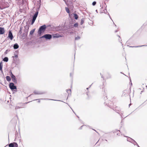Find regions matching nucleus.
Returning a JSON list of instances; mask_svg holds the SVG:
<instances>
[{
  "instance_id": "obj_38",
  "label": "nucleus",
  "mask_w": 147,
  "mask_h": 147,
  "mask_svg": "<svg viewBox=\"0 0 147 147\" xmlns=\"http://www.w3.org/2000/svg\"><path fill=\"white\" fill-rule=\"evenodd\" d=\"M108 106H110V105H109V103H108Z\"/></svg>"
},
{
  "instance_id": "obj_27",
  "label": "nucleus",
  "mask_w": 147,
  "mask_h": 147,
  "mask_svg": "<svg viewBox=\"0 0 147 147\" xmlns=\"http://www.w3.org/2000/svg\"><path fill=\"white\" fill-rule=\"evenodd\" d=\"M22 108V107H19V106H16V107H15V109L16 110H17L18 109H19V108Z\"/></svg>"
},
{
  "instance_id": "obj_48",
  "label": "nucleus",
  "mask_w": 147,
  "mask_h": 147,
  "mask_svg": "<svg viewBox=\"0 0 147 147\" xmlns=\"http://www.w3.org/2000/svg\"><path fill=\"white\" fill-rule=\"evenodd\" d=\"M105 11L104 10V13H105Z\"/></svg>"
},
{
  "instance_id": "obj_35",
  "label": "nucleus",
  "mask_w": 147,
  "mask_h": 147,
  "mask_svg": "<svg viewBox=\"0 0 147 147\" xmlns=\"http://www.w3.org/2000/svg\"><path fill=\"white\" fill-rule=\"evenodd\" d=\"M111 77V76H109V77H108L107 78H110Z\"/></svg>"
},
{
  "instance_id": "obj_7",
  "label": "nucleus",
  "mask_w": 147,
  "mask_h": 147,
  "mask_svg": "<svg viewBox=\"0 0 147 147\" xmlns=\"http://www.w3.org/2000/svg\"><path fill=\"white\" fill-rule=\"evenodd\" d=\"M11 77L12 78V81L15 83H17V80L15 76L12 74L11 71Z\"/></svg>"
},
{
  "instance_id": "obj_40",
  "label": "nucleus",
  "mask_w": 147,
  "mask_h": 147,
  "mask_svg": "<svg viewBox=\"0 0 147 147\" xmlns=\"http://www.w3.org/2000/svg\"><path fill=\"white\" fill-rule=\"evenodd\" d=\"M72 110L73 111V112L75 113L74 112V111H73L72 109Z\"/></svg>"
},
{
  "instance_id": "obj_6",
  "label": "nucleus",
  "mask_w": 147,
  "mask_h": 147,
  "mask_svg": "<svg viewBox=\"0 0 147 147\" xmlns=\"http://www.w3.org/2000/svg\"><path fill=\"white\" fill-rule=\"evenodd\" d=\"M119 108L117 107L114 109V110H115L117 113L120 114V115H121L123 114V112L121 110H119Z\"/></svg>"
},
{
  "instance_id": "obj_34",
  "label": "nucleus",
  "mask_w": 147,
  "mask_h": 147,
  "mask_svg": "<svg viewBox=\"0 0 147 147\" xmlns=\"http://www.w3.org/2000/svg\"><path fill=\"white\" fill-rule=\"evenodd\" d=\"M118 31L117 30H115V33H116V32H118Z\"/></svg>"
},
{
  "instance_id": "obj_22",
  "label": "nucleus",
  "mask_w": 147,
  "mask_h": 147,
  "mask_svg": "<svg viewBox=\"0 0 147 147\" xmlns=\"http://www.w3.org/2000/svg\"><path fill=\"white\" fill-rule=\"evenodd\" d=\"M74 18L75 19L77 20L78 19V17L77 15L76 14V13L74 14Z\"/></svg>"
},
{
  "instance_id": "obj_43",
  "label": "nucleus",
  "mask_w": 147,
  "mask_h": 147,
  "mask_svg": "<svg viewBox=\"0 0 147 147\" xmlns=\"http://www.w3.org/2000/svg\"><path fill=\"white\" fill-rule=\"evenodd\" d=\"M96 12H97V10H96Z\"/></svg>"
},
{
  "instance_id": "obj_26",
  "label": "nucleus",
  "mask_w": 147,
  "mask_h": 147,
  "mask_svg": "<svg viewBox=\"0 0 147 147\" xmlns=\"http://www.w3.org/2000/svg\"><path fill=\"white\" fill-rule=\"evenodd\" d=\"M80 38V37L79 36H78L77 37H75V40H79Z\"/></svg>"
},
{
  "instance_id": "obj_20",
  "label": "nucleus",
  "mask_w": 147,
  "mask_h": 147,
  "mask_svg": "<svg viewBox=\"0 0 147 147\" xmlns=\"http://www.w3.org/2000/svg\"><path fill=\"white\" fill-rule=\"evenodd\" d=\"M66 91L68 93V96H69V94H71V89H69V90H66Z\"/></svg>"
},
{
  "instance_id": "obj_39",
  "label": "nucleus",
  "mask_w": 147,
  "mask_h": 147,
  "mask_svg": "<svg viewBox=\"0 0 147 147\" xmlns=\"http://www.w3.org/2000/svg\"><path fill=\"white\" fill-rule=\"evenodd\" d=\"M131 105V104H130L129 105V107L130 106V105Z\"/></svg>"
},
{
  "instance_id": "obj_16",
  "label": "nucleus",
  "mask_w": 147,
  "mask_h": 147,
  "mask_svg": "<svg viewBox=\"0 0 147 147\" xmlns=\"http://www.w3.org/2000/svg\"><path fill=\"white\" fill-rule=\"evenodd\" d=\"M128 95L129 93V92L128 90H125L123 91V94H124V95H125V93H127Z\"/></svg>"
},
{
  "instance_id": "obj_37",
  "label": "nucleus",
  "mask_w": 147,
  "mask_h": 147,
  "mask_svg": "<svg viewBox=\"0 0 147 147\" xmlns=\"http://www.w3.org/2000/svg\"><path fill=\"white\" fill-rule=\"evenodd\" d=\"M65 3H66V1L65 0H63Z\"/></svg>"
},
{
  "instance_id": "obj_1",
  "label": "nucleus",
  "mask_w": 147,
  "mask_h": 147,
  "mask_svg": "<svg viewBox=\"0 0 147 147\" xmlns=\"http://www.w3.org/2000/svg\"><path fill=\"white\" fill-rule=\"evenodd\" d=\"M47 26L46 25H43L40 27L39 28L38 33L39 36H41L42 33L44 32L46 30Z\"/></svg>"
},
{
  "instance_id": "obj_30",
  "label": "nucleus",
  "mask_w": 147,
  "mask_h": 147,
  "mask_svg": "<svg viewBox=\"0 0 147 147\" xmlns=\"http://www.w3.org/2000/svg\"><path fill=\"white\" fill-rule=\"evenodd\" d=\"M84 21L83 20H81V21L80 22V24L81 25H82L83 24V23Z\"/></svg>"
},
{
  "instance_id": "obj_18",
  "label": "nucleus",
  "mask_w": 147,
  "mask_h": 147,
  "mask_svg": "<svg viewBox=\"0 0 147 147\" xmlns=\"http://www.w3.org/2000/svg\"><path fill=\"white\" fill-rule=\"evenodd\" d=\"M59 35L57 34H55L53 35V37L54 38H56L59 37Z\"/></svg>"
},
{
  "instance_id": "obj_14",
  "label": "nucleus",
  "mask_w": 147,
  "mask_h": 147,
  "mask_svg": "<svg viewBox=\"0 0 147 147\" xmlns=\"http://www.w3.org/2000/svg\"><path fill=\"white\" fill-rule=\"evenodd\" d=\"M3 66V63L2 62H1L0 63V70L2 72H3V69H2Z\"/></svg>"
},
{
  "instance_id": "obj_36",
  "label": "nucleus",
  "mask_w": 147,
  "mask_h": 147,
  "mask_svg": "<svg viewBox=\"0 0 147 147\" xmlns=\"http://www.w3.org/2000/svg\"><path fill=\"white\" fill-rule=\"evenodd\" d=\"M101 76V78H103V76L102 75V76Z\"/></svg>"
},
{
  "instance_id": "obj_25",
  "label": "nucleus",
  "mask_w": 147,
  "mask_h": 147,
  "mask_svg": "<svg viewBox=\"0 0 147 147\" xmlns=\"http://www.w3.org/2000/svg\"><path fill=\"white\" fill-rule=\"evenodd\" d=\"M78 26V24L77 23H76L74 25V27H77Z\"/></svg>"
},
{
  "instance_id": "obj_8",
  "label": "nucleus",
  "mask_w": 147,
  "mask_h": 147,
  "mask_svg": "<svg viewBox=\"0 0 147 147\" xmlns=\"http://www.w3.org/2000/svg\"><path fill=\"white\" fill-rule=\"evenodd\" d=\"M45 92L39 91L38 90H34V93L35 94H39L41 95L45 93Z\"/></svg>"
},
{
  "instance_id": "obj_21",
  "label": "nucleus",
  "mask_w": 147,
  "mask_h": 147,
  "mask_svg": "<svg viewBox=\"0 0 147 147\" xmlns=\"http://www.w3.org/2000/svg\"><path fill=\"white\" fill-rule=\"evenodd\" d=\"M147 46V45H142L140 46H130L129 47H140L143 46Z\"/></svg>"
},
{
  "instance_id": "obj_17",
  "label": "nucleus",
  "mask_w": 147,
  "mask_h": 147,
  "mask_svg": "<svg viewBox=\"0 0 147 147\" xmlns=\"http://www.w3.org/2000/svg\"><path fill=\"white\" fill-rule=\"evenodd\" d=\"M3 60L4 61L7 62L8 61V58L7 57H5L4 58Z\"/></svg>"
},
{
  "instance_id": "obj_41",
  "label": "nucleus",
  "mask_w": 147,
  "mask_h": 147,
  "mask_svg": "<svg viewBox=\"0 0 147 147\" xmlns=\"http://www.w3.org/2000/svg\"><path fill=\"white\" fill-rule=\"evenodd\" d=\"M131 85H132V83H131Z\"/></svg>"
},
{
  "instance_id": "obj_12",
  "label": "nucleus",
  "mask_w": 147,
  "mask_h": 147,
  "mask_svg": "<svg viewBox=\"0 0 147 147\" xmlns=\"http://www.w3.org/2000/svg\"><path fill=\"white\" fill-rule=\"evenodd\" d=\"M5 30L3 27H0V34H3L5 32Z\"/></svg>"
},
{
  "instance_id": "obj_28",
  "label": "nucleus",
  "mask_w": 147,
  "mask_h": 147,
  "mask_svg": "<svg viewBox=\"0 0 147 147\" xmlns=\"http://www.w3.org/2000/svg\"><path fill=\"white\" fill-rule=\"evenodd\" d=\"M96 4V2L95 1H94L92 3V5H93L94 6Z\"/></svg>"
},
{
  "instance_id": "obj_4",
  "label": "nucleus",
  "mask_w": 147,
  "mask_h": 147,
  "mask_svg": "<svg viewBox=\"0 0 147 147\" xmlns=\"http://www.w3.org/2000/svg\"><path fill=\"white\" fill-rule=\"evenodd\" d=\"M38 10H37L36 12L34 14V16L33 17V18H32V20L31 22V24L32 25L34 23L35 20H36V19L37 17L38 16Z\"/></svg>"
},
{
  "instance_id": "obj_23",
  "label": "nucleus",
  "mask_w": 147,
  "mask_h": 147,
  "mask_svg": "<svg viewBox=\"0 0 147 147\" xmlns=\"http://www.w3.org/2000/svg\"><path fill=\"white\" fill-rule=\"evenodd\" d=\"M65 9L66 12L67 13H69V10L68 8H67V7H65Z\"/></svg>"
},
{
  "instance_id": "obj_13",
  "label": "nucleus",
  "mask_w": 147,
  "mask_h": 147,
  "mask_svg": "<svg viewBox=\"0 0 147 147\" xmlns=\"http://www.w3.org/2000/svg\"><path fill=\"white\" fill-rule=\"evenodd\" d=\"M13 48L14 49H17L19 47V46L17 43H15L13 45Z\"/></svg>"
},
{
  "instance_id": "obj_10",
  "label": "nucleus",
  "mask_w": 147,
  "mask_h": 147,
  "mask_svg": "<svg viewBox=\"0 0 147 147\" xmlns=\"http://www.w3.org/2000/svg\"><path fill=\"white\" fill-rule=\"evenodd\" d=\"M9 147H18V144L16 142H13L9 144Z\"/></svg>"
},
{
  "instance_id": "obj_24",
  "label": "nucleus",
  "mask_w": 147,
  "mask_h": 147,
  "mask_svg": "<svg viewBox=\"0 0 147 147\" xmlns=\"http://www.w3.org/2000/svg\"><path fill=\"white\" fill-rule=\"evenodd\" d=\"M22 33V28H20V30L19 31V32L18 33V34H19V35L21 34Z\"/></svg>"
},
{
  "instance_id": "obj_32",
  "label": "nucleus",
  "mask_w": 147,
  "mask_h": 147,
  "mask_svg": "<svg viewBox=\"0 0 147 147\" xmlns=\"http://www.w3.org/2000/svg\"><path fill=\"white\" fill-rule=\"evenodd\" d=\"M15 57L16 58H17L18 57V56L17 55H15Z\"/></svg>"
},
{
  "instance_id": "obj_2",
  "label": "nucleus",
  "mask_w": 147,
  "mask_h": 147,
  "mask_svg": "<svg viewBox=\"0 0 147 147\" xmlns=\"http://www.w3.org/2000/svg\"><path fill=\"white\" fill-rule=\"evenodd\" d=\"M124 136L127 137V141L132 143L134 145H137V146H138V144L134 140L129 137L125 136Z\"/></svg>"
},
{
  "instance_id": "obj_11",
  "label": "nucleus",
  "mask_w": 147,
  "mask_h": 147,
  "mask_svg": "<svg viewBox=\"0 0 147 147\" xmlns=\"http://www.w3.org/2000/svg\"><path fill=\"white\" fill-rule=\"evenodd\" d=\"M8 37L11 40H12L13 38V36L12 33L11 31L9 30V34Z\"/></svg>"
},
{
  "instance_id": "obj_33",
  "label": "nucleus",
  "mask_w": 147,
  "mask_h": 147,
  "mask_svg": "<svg viewBox=\"0 0 147 147\" xmlns=\"http://www.w3.org/2000/svg\"><path fill=\"white\" fill-rule=\"evenodd\" d=\"M70 76L71 77H72V73H71L70 74Z\"/></svg>"
},
{
  "instance_id": "obj_29",
  "label": "nucleus",
  "mask_w": 147,
  "mask_h": 147,
  "mask_svg": "<svg viewBox=\"0 0 147 147\" xmlns=\"http://www.w3.org/2000/svg\"><path fill=\"white\" fill-rule=\"evenodd\" d=\"M120 131L119 130H118L117 131V135H118L119 136V133L120 132Z\"/></svg>"
},
{
  "instance_id": "obj_31",
  "label": "nucleus",
  "mask_w": 147,
  "mask_h": 147,
  "mask_svg": "<svg viewBox=\"0 0 147 147\" xmlns=\"http://www.w3.org/2000/svg\"><path fill=\"white\" fill-rule=\"evenodd\" d=\"M85 126V125H82V126H81L80 128V129H82V127L84 126Z\"/></svg>"
},
{
  "instance_id": "obj_46",
  "label": "nucleus",
  "mask_w": 147,
  "mask_h": 147,
  "mask_svg": "<svg viewBox=\"0 0 147 147\" xmlns=\"http://www.w3.org/2000/svg\"><path fill=\"white\" fill-rule=\"evenodd\" d=\"M137 146H138V147H140L138 145Z\"/></svg>"
},
{
  "instance_id": "obj_45",
  "label": "nucleus",
  "mask_w": 147,
  "mask_h": 147,
  "mask_svg": "<svg viewBox=\"0 0 147 147\" xmlns=\"http://www.w3.org/2000/svg\"><path fill=\"white\" fill-rule=\"evenodd\" d=\"M88 89V88H87V89Z\"/></svg>"
},
{
  "instance_id": "obj_9",
  "label": "nucleus",
  "mask_w": 147,
  "mask_h": 147,
  "mask_svg": "<svg viewBox=\"0 0 147 147\" xmlns=\"http://www.w3.org/2000/svg\"><path fill=\"white\" fill-rule=\"evenodd\" d=\"M56 100V101H61V100H53L52 99H48V98H42L40 99H36L35 100H38V102H40V100Z\"/></svg>"
},
{
  "instance_id": "obj_3",
  "label": "nucleus",
  "mask_w": 147,
  "mask_h": 147,
  "mask_svg": "<svg viewBox=\"0 0 147 147\" xmlns=\"http://www.w3.org/2000/svg\"><path fill=\"white\" fill-rule=\"evenodd\" d=\"M52 35L50 34H45L40 37V38H45L47 40H50L52 38Z\"/></svg>"
},
{
  "instance_id": "obj_19",
  "label": "nucleus",
  "mask_w": 147,
  "mask_h": 147,
  "mask_svg": "<svg viewBox=\"0 0 147 147\" xmlns=\"http://www.w3.org/2000/svg\"><path fill=\"white\" fill-rule=\"evenodd\" d=\"M35 30V29H33V30H32L31 31H30V34L32 35L33 34Z\"/></svg>"
},
{
  "instance_id": "obj_47",
  "label": "nucleus",
  "mask_w": 147,
  "mask_h": 147,
  "mask_svg": "<svg viewBox=\"0 0 147 147\" xmlns=\"http://www.w3.org/2000/svg\"><path fill=\"white\" fill-rule=\"evenodd\" d=\"M108 14H109V13H108ZM109 15V17H110V16Z\"/></svg>"
},
{
  "instance_id": "obj_44",
  "label": "nucleus",
  "mask_w": 147,
  "mask_h": 147,
  "mask_svg": "<svg viewBox=\"0 0 147 147\" xmlns=\"http://www.w3.org/2000/svg\"><path fill=\"white\" fill-rule=\"evenodd\" d=\"M77 117H78V118H79V117H78V116H77Z\"/></svg>"
},
{
  "instance_id": "obj_5",
  "label": "nucleus",
  "mask_w": 147,
  "mask_h": 147,
  "mask_svg": "<svg viewBox=\"0 0 147 147\" xmlns=\"http://www.w3.org/2000/svg\"><path fill=\"white\" fill-rule=\"evenodd\" d=\"M9 87L11 90L17 89V87L14 85V84L13 83H11L9 85Z\"/></svg>"
},
{
  "instance_id": "obj_15",
  "label": "nucleus",
  "mask_w": 147,
  "mask_h": 147,
  "mask_svg": "<svg viewBox=\"0 0 147 147\" xmlns=\"http://www.w3.org/2000/svg\"><path fill=\"white\" fill-rule=\"evenodd\" d=\"M6 79L8 82H9L11 80V78L9 76H7L6 77Z\"/></svg>"
},
{
  "instance_id": "obj_42",
  "label": "nucleus",
  "mask_w": 147,
  "mask_h": 147,
  "mask_svg": "<svg viewBox=\"0 0 147 147\" xmlns=\"http://www.w3.org/2000/svg\"><path fill=\"white\" fill-rule=\"evenodd\" d=\"M105 11H106V12H107V10L106 9H105Z\"/></svg>"
}]
</instances>
